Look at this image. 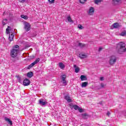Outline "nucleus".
<instances>
[{"mask_svg": "<svg viewBox=\"0 0 126 126\" xmlns=\"http://www.w3.org/2000/svg\"><path fill=\"white\" fill-rule=\"evenodd\" d=\"M86 0H79L80 3H84Z\"/></svg>", "mask_w": 126, "mask_h": 126, "instance_id": "36", "label": "nucleus"}, {"mask_svg": "<svg viewBox=\"0 0 126 126\" xmlns=\"http://www.w3.org/2000/svg\"><path fill=\"white\" fill-rule=\"evenodd\" d=\"M100 86H101V87L98 88V89H101V88H104V87H105V85H104V84H103V83H101L100 84Z\"/></svg>", "mask_w": 126, "mask_h": 126, "instance_id": "32", "label": "nucleus"}, {"mask_svg": "<svg viewBox=\"0 0 126 126\" xmlns=\"http://www.w3.org/2000/svg\"><path fill=\"white\" fill-rule=\"evenodd\" d=\"M73 67L75 68V72H76V73H78V72H79V70H80V68H79V67H77L75 64L73 65Z\"/></svg>", "mask_w": 126, "mask_h": 126, "instance_id": "11", "label": "nucleus"}, {"mask_svg": "<svg viewBox=\"0 0 126 126\" xmlns=\"http://www.w3.org/2000/svg\"><path fill=\"white\" fill-rule=\"evenodd\" d=\"M102 50H103V48L99 47L98 49V52H100V51H102Z\"/></svg>", "mask_w": 126, "mask_h": 126, "instance_id": "40", "label": "nucleus"}, {"mask_svg": "<svg viewBox=\"0 0 126 126\" xmlns=\"http://www.w3.org/2000/svg\"><path fill=\"white\" fill-rule=\"evenodd\" d=\"M19 1H20V2H22V3H24V2H25V0H18Z\"/></svg>", "mask_w": 126, "mask_h": 126, "instance_id": "37", "label": "nucleus"}, {"mask_svg": "<svg viewBox=\"0 0 126 126\" xmlns=\"http://www.w3.org/2000/svg\"><path fill=\"white\" fill-rule=\"evenodd\" d=\"M40 62V58L37 59L33 63H32L28 67V69H30V68L33 67L35 64H37Z\"/></svg>", "mask_w": 126, "mask_h": 126, "instance_id": "5", "label": "nucleus"}, {"mask_svg": "<svg viewBox=\"0 0 126 126\" xmlns=\"http://www.w3.org/2000/svg\"><path fill=\"white\" fill-rule=\"evenodd\" d=\"M112 1L114 3H119L122 2V0H112Z\"/></svg>", "mask_w": 126, "mask_h": 126, "instance_id": "25", "label": "nucleus"}, {"mask_svg": "<svg viewBox=\"0 0 126 126\" xmlns=\"http://www.w3.org/2000/svg\"><path fill=\"white\" fill-rule=\"evenodd\" d=\"M59 67H60V68H61V69H63V68L65 67V66L64 65V64H63V63L62 62L59 63Z\"/></svg>", "mask_w": 126, "mask_h": 126, "instance_id": "16", "label": "nucleus"}, {"mask_svg": "<svg viewBox=\"0 0 126 126\" xmlns=\"http://www.w3.org/2000/svg\"><path fill=\"white\" fill-rule=\"evenodd\" d=\"M4 120L5 121L8 122V124H9V125L12 126V121H11V120L10 119L5 117L4 118Z\"/></svg>", "mask_w": 126, "mask_h": 126, "instance_id": "14", "label": "nucleus"}, {"mask_svg": "<svg viewBox=\"0 0 126 126\" xmlns=\"http://www.w3.org/2000/svg\"><path fill=\"white\" fill-rule=\"evenodd\" d=\"M18 53H19V46L16 45L11 50L10 55L12 58H16L17 55H18Z\"/></svg>", "mask_w": 126, "mask_h": 126, "instance_id": "2", "label": "nucleus"}, {"mask_svg": "<svg viewBox=\"0 0 126 126\" xmlns=\"http://www.w3.org/2000/svg\"><path fill=\"white\" fill-rule=\"evenodd\" d=\"M94 7H90V10L88 12L89 14H90V15H93V14H94Z\"/></svg>", "mask_w": 126, "mask_h": 126, "instance_id": "8", "label": "nucleus"}, {"mask_svg": "<svg viewBox=\"0 0 126 126\" xmlns=\"http://www.w3.org/2000/svg\"><path fill=\"white\" fill-rule=\"evenodd\" d=\"M88 85V83L87 82H84L82 83L81 87L85 88Z\"/></svg>", "mask_w": 126, "mask_h": 126, "instance_id": "18", "label": "nucleus"}, {"mask_svg": "<svg viewBox=\"0 0 126 126\" xmlns=\"http://www.w3.org/2000/svg\"><path fill=\"white\" fill-rule=\"evenodd\" d=\"M104 77H101L100 78V80L101 81H103V80H104Z\"/></svg>", "mask_w": 126, "mask_h": 126, "instance_id": "38", "label": "nucleus"}, {"mask_svg": "<svg viewBox=\"0 0 126 126\" xmlns=\"http://www.w3.org/2000/svg\"><path fill=\"white\" fill-rule=\"evenodd\" d=\"M14 36V35H13V33H12L11 34V35H10V34H9L8 40H9V41L10 42H11V41H12V40H13V37Z\"/></svg>", "mask_w": 126, "mask_h": 126, "instance_id": "21", "label": "nucleus"}, {"mask_svg": "<svg viewBox=\"0 0 126 126\" xmlns=\"http://www.w3.org/2000/svg\"><path fill=\"white\" fill-rule=\"evenodd\" d=\"M78 46L81 48H85V47H86V44L81 43H79Z\"/></svg>", "mask_w": 126, "mask_h": 126, "instance_id": "17", "label": "nucleus"}, {"mask_svg": "<svg viewBox=\"0 0 126 126\" xmlns=\"http://www.w3.org/2000/svg\"><path fill=\"white\" fill-rule=\"evenodd\" d=\"M65 78H66V75H63L62 76V79L64 85H66V80H65Z\"/></svg>", "mask_w": 126, "mask_h": 126, "instance_id": "9", "label": "nucleus"}, {"mask_svg": "<svg viewBox=\"0 0 126 126\" xmlns=\"http://www.w3.org/2000/svg\"><path fill=\"white\" fill-rule=\"evenodd\" d=\"M101 0H94V3L95 4H98L99 2H101Z\"/></svg>", "mask_w": 126, "mask_h": 126, "instance_id": "29", "label": "nucleus"}, {"mask_svg": "<svg viewBox=\"0 0 126 126\" xmlns=\"http://www.w3.org/2000/svg\"><path fill=\"white\" fill-rule=\"evenodd\" d=\"M24 29L26 31V32H28L29 31H30L31 30V25L27 22H25L24 23Z\"/></svg>", "mask_w": 126, "mask_h": 126, "instance_id": "3", "label": "nucleus"}, {"mask_svg": "<svg viewBox=\"0 0 126 126\" xmlns=\"http://www.w3.org/2000/svg\"><path fill=\"white\" fill-rule=\"evenodd\" d=\"M67 19L69 22H71L72 23H73V21L71 20V18H70V16H68L67 18Z\"/></svg>", "mask_w": 126, "mask_h": 126, "instance_id": "26", "label": "nucleus"}, {"mask_svg": "<svg viewBox=\"0 0 126 126\" xmlns=\"http://www.w3.org/2000/svg\"><path fill=\"white\" fill-rule=\"evenodd\" d=\"M116 62H117V57L115 56H111L109 60V64L113 65V64L116 63Z\"/></svg>", "mask_w": 126, "mask_h": 126, "instance_id": "4", "label": "nucleus"}, {"mask_svg": "<svg viewBox=\"0 0 126 126\" xmlns=\"http://www.w3.org/2000/svg\"><path fill=\"white\" fill-rule=\"evenodd\" d=\"M23 85L25 86H28V85H30V80L26 78L23 81Z\"/></svg>", "mask_w": 126, "mask_h": 126, "instance_id": "6", "label": "nucleus"}, {"mask_svg": "<svg viewBox=\"0 0 126 126\" xmlns=\"http://www.w3.org/2000/svg\"><path fill=\"white\" fill-rule=\"evenodd\" d=\"M2 23L3 25H5L6 23H7V19H4L2 21Z\"/></svg>", "mask_w": 126, "mask_h": 126, "instance_id": "24", "label": "nucleus"}, {"mask_svg": "<svg viewBox=\"0 0 126 126\" xmlns=\"http://www.w3.org/2000/svg\"><path fill=\"white\" fill-rule=\"evenodd\" d=\"M48 102L47 101H44V99H41L39 100V104L40 106H45L47 105Z\"/></svg>", "mask_w": 126, "mask_h": 126, "instance_id": "7", "label": "nucleus"}, {"mask_svg": "<svg viewBox=\"0 0 126 126\" xmlns=\"http://www.w3.org/2000/svg\"><path fill=\"white\" fill-rule=\"evenodd\" d=\"M79 113H83V112H84V110L83 109H82V108L79 107V109H78Z\"/></svg>", "mask_w": 126, "mask_h": 126, "instance_id": "31", "label": "nucleus"}, {"mask_svg": "<svg viewBox=\"0 0 126 126\" xmlns=\"http://www.w3.org/2000/svg\"><path fill=\"white\" fill-rule=\"evenodd\" d=\"M116 51L118 54H123L126 52V43L120 42L117 45Z\"/></svg>", "mask_w": 126, "mask_h": 126, "instance_id": "1", "label": "nucleus"}, {"mask_svg": "<svg viewBox=\"0 0 126 126\" xmlns=\"http://www.w3.org/2000/svg\"><path fill=\"white\" fill-rule=\"evenodd\" d=\"M6 31L7 34H10V31H11V30H10V27L8 26L7 29H6Z\"/></svg>", "mask_w": 126, "mask_h": 126, "instance_id": "23", "label": "nucleus"}, {"mask_svg": "<svg viewBox=\"0 0 126 126\" xmlns=\"http://www.w3.org/2000/svg\"><path fill=\"white\" fill-rule=\"evenodd\" d=\"M64 99L65 100H66V101H67L68 103H70V102H71V99H70V97L68 95H65L64 96Z\"/></svg>", "mask_w": 126, "mask_h": 126, "instance_id": "13", "label": "nucleus"}, {"mask_svg": "<svg viewBox=\"0 0 126 126\" xmlns=\"http://www.w3.org/2000/svg\"><path fill=\"white\" fill-rule=\"evenodd\" d=\"M21 17L24 19H28V17L27 15H22Z\"/></svg>", "mask_w": 126, "mask_h": 126, "instance_id": "28", "label": "nucleus"}, {"mask_svg": "<svg viewBox=\"0 0 126 126\" xmlns=\"http://www.w3.org/2000/svg\"><path fill=\"white\" fill-rule=\"evenodd\" d=\"M80 79L81 81H84L85 80H87V77H86V76L84 75H82L80 76Z\"/></svg>", "mask_w": 126, "mask_h": 126, "instance_id": "12", "label": "nucleus"}, {"mask_svg": "<svg viewBox=\"0 0 126 126\" xmlns=\"http://www.w3.org/2000/svg\"><path fill=\"white\" fill-rule=\"evenodd\" d=\"M4 120L5 121L8 122V124H9V125L12 126V121H11V120L10 119L5 117L4 118Z\"/></svg>", "mask_w": 126, "mask_h": 126, "instance_id": "15", "label": "nucleus"}, {"mask_svg": "<svg viewBox=\"0 0 126 126\" xmlns=\"http://www.w3.org/2000/svg\"><path fill=\"white\" fill-rule=\"evenodd\" d=\"M17 79H18L19 82H20V83H21V82L22 81V80H21V77H20V76H18L17 77Z\"/></svg>", "mask_w": 126, "mask_h": 126, "instance_id": "35", "label": "nucleus"}, {"mask_svg": "<svg viewBox=\"0 0 126 126\" xmlns=\"http://www.w3.org/2000/svg\"><path fill=\"white\" fill-rule=\"evenodd\" d=\"M79 57L80 58V59H85V58H86V55L85 54H82V53H80L79 55Z\"/></svg>", "mask_w": 126, "mask_h": 126, "instance_id": "22", "label": "nucleus"}, {"mask_svg": "<svg viewBox=\"0 0 126 126\" xmlns=\"http://www.w3.org/2000/svg\"><path fill=\"white\" fill-rule=\"evenodd\" d=\"M126 31H124V32H121V33H120V35H121V36H126Z\"/></svg>", "mask_w": 126, "mask_h": 126, "instance_id": "30", "label": "nucleus"}, {"mask_svg": "<svg viewBox=\"0 0 126 126\" xmlns=\"http://www.w3.org/2000/svg\"><path fill=\"white\" fill-rule=\"evenodd\" d=\"M73 108L74 109V110H78V109H79V106L77 105H73Z\"/></svg>", "mask_w": 126, "mask_h": 126, "instance_id": "27", "label": "nucleus"}, {"mask_svg": "<svg viewBox=\"0 0 126 126\" xmlns=\"http://www.w3.org/2000/svg\"><path fill=\"white\" fill-rule=\"evenodd\" d=\"M27 76H28L29 78H31L33 76V72H29L27 73Z\"/></svg>", "mask_w": 126, "mask_h": 126, "instance_id": "19", "label": "nucleus"}, {"mask_svg": "<svg viewBox=\"0 0 126 126\" xmlns=\"http://www.w3.org/2000/svg\"><path fill=\"white\" fill-rule=\"evenodd\" d=\"M4 14H5V12H4L3 13V15H4Z\"/></svg>", "mask_w": 126, "mask_h": 126, "instance_id": "41", "label": "nucleus"}, {"mask_svg": "<svg viewBox=\"0 0 126 126\" xmlns=\"http://www.w3.org/2000/svg\"><path fill=\"white\" fill-rule=\"evenodd\" d=\"M82 118L84 120H86L89 118V115L87 113H83L81 114Z\"/></svg>", "mask_w": 126, "mask_h": 126, "instance_id": "10", "label": "nucleus"}, {"mask_svg": "<svg viewBox=\"0 0 126 126\" xmlns=\"http://www.w3.org/2000/svg\"><path fill=\"white\" fill-rule=\"evenodd\" d=\"M112 26H113V28H118L119 27H120L119 23H115L113 24Z\"/></svg>", "mask_w": 126, "mask_h": 126, "instance_id": "20", "label": "nucleus"}, {"mask_svg": "<svg viewBox=\"0 0 126 126\" xmlns=\"http://www.w3.org/2000/svg\"><path fill=\"white\" fill-rule=\"evenodd\" d=\"M78 28H79V29H81V30L83 29V26H82V25H78Z\"/></svg>", "mask_w": 126, "mask_h": 126, "instance_id": "33", "label": "nucleus"}, {"mask_svg": "<svg viewBox=\"0 0 126 126\" xmlns=\"http://www.w3.org/2000/svg\"><path fill=\"white\" fill-rule=\"evenodd\" d=\"M110 115H111V113H110V112L108 111L107 113V116H108V117H110Z\"/></svg>", "mask_w": 126, "mask_h": 126, "instance_id": "39", "label": "nucleus"}, {"mask_svg": "<svg viewBox=\"0 0 126 126\" xmlns=\"http://www.w3.org/2000/svg\"><path fill=\"white\" fill-rule=\"evenodd\" d=\"M99 104H100V105H102V102H100Z\"/></svg>", "mask_w": 126, "mask_h": 126, "instance_id": "42", "label": "nucleus"}, {"mask_svg": "<svg viewBox=\"0 0 126 126\" xmlns=\"http://www.w3.org/2000/svg\"><path fill=\"white\" fill-rule=\"evenodd\" d=\"M48 1L51 4L55 3V0H48Z\"/></svg>", "mask_w": 126, "mask_h": 126, "instance_id": "34", "label": "nucleus"}]
</instances>
